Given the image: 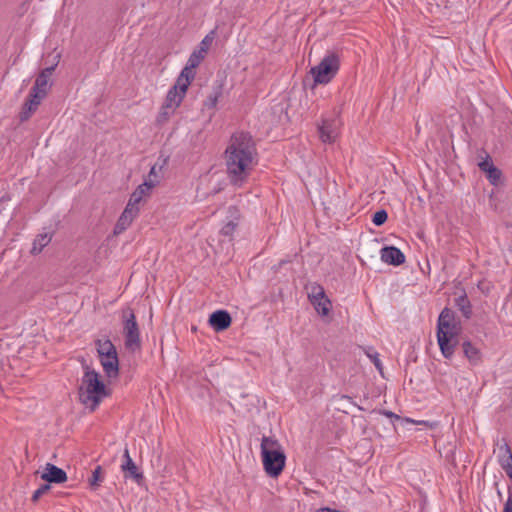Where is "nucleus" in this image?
<instances>
[{
	"instance_id": "obj_10",
	"label": "nucleus",
	"mask_w": 512,
	"mask_h": 512,
	"mask_svg": "<svg viewBox=\"0 0 512 512\" xmlns=\"http://www.w3.org/2000/svg\"><path fill=\"white\" fill-rule=\"evenodd\" d=\"M216 37H217L216 29L209 31L205 35V37L202 39L200 44L192 52L190 59H189L190 64H198L206 58Z\"/></svg>"
},
{
	"instance_id": "obj_33",
	"label": "nucleus",
	"mask_w": 512,
	"mask_h": 512,
	"mask_svg": "<svg viewBox=\"0 0 512 512\" xmlns=\"http://www.w3.org/2000/svg\"><path fill=\"white\" fill-rule=\"evenodd\" d=\"M148 181H152V182H155V185L158 183L159 181V177L156 173V166H153L150 170V173H149V180Z\"/></svg>"
},
{
	"instance_id": "obj_28",
	"label": "nucleus",
	"mask_w": 512,
	"mask_h": 512,
	"mask_svg": "<svg viewBox=\"0 0 512 512\" xmlns=\"http://www.w3.org/2000/svg\"><path fill=\"white\" fill-rule=\"evenodd\" d=\"M501 171L497 167L491 168L488 173H486L487 179L490 181L491 184L497 185L501 178Z\"/></svg>"
},
{
	"instance_id": "obj_27",
	"label": "nucleus",
	"mask_w": 512,
	"mask_h": 512,
	"mask_svg": "<svg viewBox=\"0 0 512 512\" xmlns=\"http://www.w3.org/2000/svg\"><path fill=\"white\" fill-rule=\"evenodd\" d=\"M388 219V213L385 209L378 210L372 217V222L376 226H382Z\"/></svg>"
},
{
	"instance_id": "obj_19",
	"label": "nucleus",
	"mask_w": 512,
	"mask_h": 512,
	"mask_svg": "<svg viewBox=\"0 0 512 512\" xmlns=\"http://www.w3.org/2000/svg\"><path fill=\"white\" fill-rule=\"evenodd\" d=\"M498 461L507 476L512 478V451L506 442L499 446Z\"/></svg>"
},
{
	"instance_id": "obj_20",
	"label": "nucleus",
	"mask_w": 512,
	"mask_h": 512,
	"mask_svg": "<svg viewBox=\"0 0 512 512\" xmlns=\"http://www.w3.org/2000/svg\"><path fill=\"white\" fill-rule=\"evenodd\" d=\"M155 186V182L145 181L137 187V189L131 194L127 205H132V208H139L138 205L142 198L149 194L150 190Z\"/></svg>"
},
{
	"instance_id": "obj_12",
	"label": "nucleus",
	"mask_w": 512,
	"mask_h": 512,
	"mask_svg": "<svg viewBox=\"0 0 512 512\" xmlns=\"http://www.w3.org/2000/svg\"><path fill=\"white\" fill-rule=\"evenodd\" d=\"M121 470L124 473V478L133 479L137 484H141L144 480L143 473L139 472L138 467L130 457L129 449L127 447L124 449Z\"/></svg>"
},
{
	"instance_id": "obj_18",
	"label": "nucleus",
	"mask_w": 512,
	"mask_h": 512,
	"mask_svg": "<svg viewBox=\"0 0 512 512\" xmlns=\"http://www.w3.org/2000/svg\"><path fill=\"white\" fill-rule=\"evenodd\" d=\"M453 330H457L454 322V312L449 308H444L438 317L437 333Z\"/></svg>"
},
{
	"instance_id": "obj_23",
	"label": "nucleus",
	"mask_w": 512,
	"mask_h": 512,
	"mask_svg": "<svg viewBox=\"0 0 512 512\" xmlns=\"http://www.w3.org/2000/svg\"><path fill=\"white\" fill-rule=\"evenodd\" d=\"M51 239L52 237L48 233L37 235L33 241L31 253L33 255L39 254L50 243Z\"/></svg>"
},
{
	"instance_id": "obj_31",
	"label": "nucleus",
	"mask_w": 512,
	"mask_h": 512,
	"mask_svg": "<svg viewBox=\"0 0 512 512\" xmlns=\"http://www.w3.org/2000/svg\"><path fill=\"white\" fill-rule=\"evenodd\" d=\"M235 229H236V224L233 221H229L222 227L221 234L224 236H232Z\"/></svg>"
},
{
	"instance_id": "obj_17",
	"label": "nucleus",
	"mask_w": 512,
	"mask_h": 512,
	"mask_svg": "<svg viewBox=\"0 0 512 512\" xmlns=\"http://www.w3.org/2000/svg\"><path fill=\"white\" fill-rule=\"evenodd\" d=\"M381 260L389 265L399 266L405 262V255L395 246H386L381 249Z\"/></svg>"
},
{
	"instance_id": "obj_36",
	"label": "nucleus",
	"mask_w": 512,
	"mask_h": 512,
	"mask_svg": "<svg viewBox=\"0 0 512 512\" xmlns=\"http://www.w3.org/2000/svg\"><path fill=\"white\" fill-rule=\"evenodd\" d=\"M342 399H347V400L350 401L352 398L350 396H348V395H342Z\"/></svg>"
},
{
	"instance_id": "obj_3",
	"label": "nucleus",
	"mask_w": 512,
	"mask_h": 512,
	"mask_svg": "<svg viewBox=\"0 0 512 512\" xmlns=\"http://www.w3.org/2000/svg\"><path fill=\"white\" fill-rule=\"evenodd\" d=\"M80 402L85 405L90 412H94L105 397L110 396V391L101 379V375L91 369L84 367V375L81 379V385L78 389Z\"/></svg>"
},
{
	"instance_id": "obj_15",
	"label": "nucleus",
	"mask_w": 512,
	"mask_h": 512,
	"mask_svg": "<svg viewBox=\"0 0 512 512\" xmlns=\"http://www.w3.org/2000/svg\"><path fill=\"white\" fill-rule=\"evenodd\" d=\"M208 322L216 332H221L231 326L232 318L226 310H217L209 316Z\"/></svg>"
},
{
	"instance_id": "obj_25",
	"label": "nucleus",
	"mask_w": 512,
	"mask_h": 512,
	"mask_svg": "<svg viewBox=\"0 0 512 512\" xmlns=\"http://www.w3.org/2000/svg\"><path fill=\"white\" fill-rule=\"evenodd\" d=\"M104 472H103V469L100 465H98L92 472V476L91 478L89 479V484L91 486V488L93 489H96L97 487L100 486L101 482L103 481L104 479V476H103Z\"/></svg>"
},
{
	"instance_id": "obj_26",
	"label": "nucleus",
	"mask_w": 512,
	"mask_h": 512,
	"mask_svg": "<svg viewBox=\"0 0 512 512\" xmlns=\"http://www.w3.org/2000/svg\"><path fill=\"white\" fill-rule=\"evenodd\" d=\"M222 91L221 87H217L211 94H209L204 102L205 107L208 109H213L216 107L218 103V99L221 96Z\"/></svg>"
},
{
	"instance_id": "obj_34",
	"label": "nucleus",
	"mask_w": 512,
	"mask_h": 512,
	"mask_svg": "<svg viewBox=\"0 0 512 512\" xmlns=\"http://www.w3.org/2000/svg\"><path fill=\"white\" fill-rule=\"evenodd\" d=\"M503 512H512V497L509 496L504 504Z\"/></svg>"
},
{
	"instance_id": "obj_16",
	"label": "nucleus",
	"mask_w": 512,
	"mask_h": 512,
	"mask_svg": "<svg viewBox=\"0 0 512 512\" xmlns=\"http://www.w3.org/2000/svg\"><path fill=\"white\" fill-rule=\"evenodd\" d=\"M319 137L324 143L335 142L338 136V129L335 120H322V123L318 126Z\"/></svg>"
},
{
	"instance_id": "obj_22",
	"label": "nucleus",
	"mask_w": 512,
	"mask_h": 512,
	"mask_svg": "<svg viewBox=\"0 0 512 512\" xmlns=\"http://www.w3.org/2000/svg\"><path fill=\"white\" fill-rule=\"evenodd\" d=\"M455 303L458 309L462 312L463 316L466 319H469L472 315V306L466 293H463L462 295L457 297L455 299Z\"/></svg>"
},
{
	"instance_id": "obj_21",
	"label": "nucleus",
	"mask_w": 512,
	"mask_h": 512,
	"mask_svg": "<svg viewBox=\"0 0 512 512\" xmlns=\"http://www.w3.org/2000/svg\"><path fill=\"white\" fill-rule=\"evenodd\" d=\"M461 346L463 354L468 359L470 364L475 366L481 362L482 356L480 350L470 341H464Z\"/></svg>"
},
{
	"instance_id": "obj_37",
	"label": "nucleus",
	"mask_w": 512,
	"mask_h": 512,
	"mask_svg": "<svg viewBox=\"0 0 512 512\" xmlns=\"http://www.w3.org/2000/svg\"><path fill=\"white\" fill-rule=\"evenodd\" d=\"M405 421H406V422H410V423H414V421H413V420H411V419H409V418H406V419H405Z\"/></svg>"
},
{
	"instance_id": "obj_30",
	"label": "nucleus",
	"mask_w": 512,
	"mask_h": 512,
	"mask_svg": "<svg viewBox=\"0 0 512 512\" xmlns=\"http://www.w3.org/2000/svg\"><path fill=\"white\" fill-rule=\"evenodd\" d=\"M367 356L370 358V360L373 362L375 367L381 372L382 371V363L379 359V354L376 351H368L366 352Z\"/></svg>"
},
{
	"instance_id": "obj_14",
	"label": "nucleus",
	"mask_w": 512,
	"mask_h": 512,
	"mask_svg": "<svg viewBox=\"0 0 512 512\" xmlns=\"http://www.w3.org/2000/svg\"><path fill=\"white\" fill-rule=\"evenodd\" d=\"M41 479L46 481L47 484H61L67 481V474L62 468L51 463H46Z\"/></svg>"
},
{
	"instance_id": "obj_2",
	"label": "nucleus",
	"mask_w": 512,
	"mask_h": 512,
	"mask_svg": "<svg viewBox=\"0 0 512 512\" xmlns=\"http://www.w3.org/2000/svg\"><path fill=\"white\" fill-rule=\"evenodd\" d=\"M196 67L197 66H184L175 84L168 91L165 101L160 108L156 119L158 124L166 123L181 105L188 87L195 78Z\"/></svg>"
},
{
	"instance_id": "obj_9",
	"label": "nucleus",
	"mask_w": 512,
	"mask_h": 512,
	"mask_svg": "<svg viewBox=\"0 0 512 512\" xmlns=\"http://www.w3.org/2000/svg\"><path fill=\"white\" fill-rule=\"evenodd\" d=\"M437 341L442 355L446 359H451L454 354L455 348L459 344L458 332L457 330H453L437 333Z\"/></svg>"
},
{
	"instance_id": "obj_4",
	"label": "nucleus",
	"mask_w": 512,
	"mask_h": 512,
	"mask_svg": "<svg viewBox=\"0 0 512 512\" xmlns=\"http://www.w3.org/2000/svg\"><path fill=\"white\" fill-rule=\"evenodd\" d=\"M57 66H47L36 77L33 87L19 113L21 122L27 121L37 110L41 102L46 98L53 84L52 75Z\"/></svg>"
},
{
	"instance_id": "obj_11",
	"label": "nucleus",
	"mask_w": 512,
	"mask_h": 512,
	"mask_svg": "<svg viewBox=\"0 0 512 512\" xmlns=\"http://www.w3.org/2000/svg\"><path fill=\"white\" fill-rule=\"evenodd\" d=\"M339 66H312L309 75L313 79L312 87L329 83L338 73Z\"/></svg>"
},
{
	"instance_id": "obj_29",
	"label": "nucleus",
	"mask_w": 512,
	"mask_h": 512,
	"mask_svg": "<svg viewBox=\"0 0 512 512\" xmlns=\"http://www.w3.org/2000/svg\"><path fill=\"white\" fill-rule=\"evenodd\" d=\"M51 488L50 484H42L38 489H36L31 497L32 502L36 503L42 495L47 493Z\"/></svg>"
},
{
	"instance_id": "obj_1",
	"label": "nucleus",
	"mask_w": 512,
	"mask_h": 512,
	"mask_svg": "<svg viewBox=\"0 0 512 512\" xmlns=\"http://www.w3.org/2000/svg\"><path fill=\"white\" fill-rule=\"evenodd\" d=\"M256 143L249 132L236 131L224 151L226 173L233 186L241 187L257 165Z\"/></svg>"
},
{
	"instance_id": "obj_7",
	"label": "nucleus",
	"mask_w": 512,
	"mask_h": 512,
	"mask_svg": "<svg viewBox=\"0 0 512 512\" xmlns=\"http://www.w3.org/2000/svg\"><path fill=\"white\" fill-rule=\"evenodd\" d=\"M122 324L125 348L131 352L140 350V329L133 309L128 307L122 310Z\"/></svg>"
},
{
	"instance_id": "obj_35",
	"label": "nucleus",
	"mask_w": 512,
	"mask_h": 512,
	"mask_svg": "<svg viewBox=\"0 0 512 512\" xmlns=\"http://www.w3.org/2000/svg\"><path fill=\"white\" fill-rule=\"evenodd\" d=\"M383 414H384L385 416L389 417V418H395V419H397V420H400V419H401V417H400V416L396 415L395 413H393V412H391V411H386V410H385V411H383Z\"/></svg>"
},
{
	"instance_id": "obj_8",
	"label": "nucleus",
	"mask_w": 512,
	"mask_h": 512,
	"mask_svg": "<svg viewBox=\"0 0 512 512\" xmlns=\"http://www.w3.org/2000/svg\"><path fill=\"white\" fill-rule=\"evenodd\" d=\"M308 297L318 314L322 316H327L329 314L331 301L325 295V291L321 285L312 286Z\"/></svg>"
},
{
	"instance_id": "obj_24",
	"label": "nucleus",
	"mask_w": 512,
	"mask_h": 512,
	"mask_svg": "<svg viewBox=\"0 0 512 512\" xmlns=\"http://www.w3.org/2000/svg\"><path fill=\"white\" fill-rule=\"evenodd\" d=\"M341 61H344L342 50L333 49L327 52L320 64H335Z\"/></svg>"
},
{
	"instance_id": "obj_32",
	"label": "nucleus",
	"mask_w": 512,
	"mask_h": 512,
	"mask_svg": "<svg viewBox=\"0 0 512 512\" xmlns=\"http://www.w3.org/2000/svg\"><path fill=\"white\" fill-rule=\"evenodd\" d=\"M493 167H495L494 164L488 159L483 160L479 163V168L481 169V171L485 173H488V171Z\"/></svg>"
},
{
	"instance_id": "obj_6",
	"label": "nucleus",
	"mask_w": 512,
	"mask_h": 512,
	"mask_svg": "<svg viewBox=\"0 0 512 512\" xmlns=\"http://www.w3.org/2000/svg\"><path fill=\"white\" fill-rule=\"evenodd\" d=\"M95 346L98 359L105 375L110 379L119 376V358L115 345L108 338L96 339Z\"/></svg>"
},
{
	"instance_id": "obj_13",
	"label": "nucleus",
	"mask_w": 512,
	"mask_h": 512,
	"mask_svg": "<svg viewBox=\"0 0 512 512\" xmlns=\"http://www.w3.org/2000/svg\"><path fill=\"white\" fill-rule=\"evenodd\" d=\"M139 208H132V205H126L124 211L118 218L113 233L115 235H119L123 233L133 222V220L138 216Z\"/></svg>"
},
{
	"instance_id": "obj_5",
	"label": "nucleus",
	"mask_w": 512,
	"mask_h": 512,
	"mask_svg": "<svg viewBox=\"0 0 512 512\" xmlns=\"http://www.w3.org/2000/svg\"><path fill=\"white\" fill-rule=\"evenodd\" d=\"M260 448L265 472L270 477H278L286 463V455L281 444L275 438L263 436Z\"/></svg>"
}]
</instances>
